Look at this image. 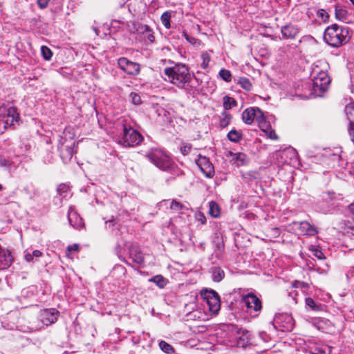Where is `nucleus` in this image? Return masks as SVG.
Wrapping results in <instances>:
<instances>
[{
	"mask_svg": "<svg viewBox=\"0 0 354 354\" xmlns=\"http://www.w3.org/2000/svg\"><path fill=\"white\" fill-rule=\"evenodd\" d=\"M162 77L180 88H183L187 83L190 82L192 75L185 64H176L164 69Z\"/></svg>",
	"mask_w": 354,
	"mask_h": 354,
	"instance_id": "nucleus-1",
	"label": "nucleus"
},
{
	"mask_svg": "<svg viewBox=\"0 0 354 354\" xmlns=\"http://www.w3.org/2000/svg\"><path fill=\"white\" fill-rule=\"evenodd\" d=\"M350 38L348 28L339 27L337 24L328 27L324 33V39L326 44H346Z\"/></svg>",
	"mask_w": 354,
	"mask_h": 354,
	"instance_id": "nucleus-2",
	"label": "nucleus"
},
{
	"mask_svg": "<svg viewBox=\"0 0 354 354\" xmlns=\"http://www.w3.org/2000/svg\"><path fill=\"white\" fill-rule=\"evenodd\" d=\"M122 134L118 143L125 147H133L138 145L142 141V135L131 126L122 124Z\"/></svg>",
	"mask_w": 354,
	"mask_h": 354,
	"instance_id": "nucleus-3",
	"label": "nucleus"
},
{
	"mask_svg": "<svg viewBox=\"0 0 354 354\" xmlns=\"http://www.w3.org/2000/svg\"><path fill=\"white\" fill-rule=\"evenodd\" d=\"M146 157L157 167L166 171L171 165V160L169 156L164 151L159 149H153L146 153Z\"/></svg>",
	"mask_w": 354,
	"mask_h": 354,
	"instance_id": "nucleus-4",
	"label": "nucleus"
},
{
	"mask_svg": "<svg viewBox=\"0 0 354 354\" xmlns=\"http://www.w3.org/2000/svg\"><path fill=\"white\" fill-rule=\"evenodd\" d=\"M19 114L15 107L4 102H0V125L6 129L17 122Z\"/></svg>",
	"mask_w": 354,
	"mask_h": 354,
	"instance_id": "nucleus-5",
	"label": "nucleus"
},
{
	"mask_svg": "<svg viewBox=\"0 0 354 354\" xmlns=\"http://www.w3.org/2000/svg\"><path fill=\"white\" fill-rule=\"evenodd\" d=\"M201 297L207 303L209 310L212 313H217L221 308L220 297L216 292L213 290H204L201 291Z\"/></svg>",
	"mask_w": 354,
	"mask_h": 354,
	"instance_id": "nucleus-6",
	"label": "nucleus"
},
{
	"mask_svg": "<svg viewBox=\"0 0 354 354\" xmlns=\"http://www.w3.org/2000/svg\"><path fill=\"white\" fill-rule=\"evenodd\" d=\"M313 73L317 75L314 77L312 86L313 91L315 93L317 92H324L327 90L330 83V78L325 71H317L315 68L313 69Z\"/></svg>",
	"mask_w": 354,
	"mask_h": 354,
	"instance_id": "nucleus-7",
	"label": "nucleus"
},
{
	"mask_svg": "<svg viewBox=\"0 0 354 354\" xmlns=\"http://www.w3.org/2000/svg\"><path fill=\"white\" fill-rule=\"evenodd\" d=\"M241 301L246 306L248 312L250 313L252 312L259 313L262 308L261 300L254 294L249 293L243 296Z\"/></svg>",
	"mask_w": 354,
	"mask_h": 354,
	"instance_id": "nucleus-8",
	"label": "nucleus"
},
{
	"mask_svg": "<svg viewBox=\"0 0 354 354\" xmlns=\"http://www.w3.org/2000/svg\"><path fill=\"white\" fill-rule=\"evenodd\" d=\"M196 164L206 177L211 178L214 176V166L207 158L199 156Z\"/></svg>",
	"mask_w": 354,
	"mask_h": 354,
	"instance_id": "nucleus-9",
	"label": "nucleus"
},
{
	"mask_svg": "<svg viewBox=\"0 0 354 354\" xmlns=\"http://www.w3.org/2000/svg\"><path fill=\"white\" fill-rule=\"evenodd\" d=\"M232 333L237 339V344L239 346L245 347L250 342V334L248 330L239 328L238 326H233Z\"/></svg>",
	"mask_w": 354,
	"mask_h": 354,
	"instance_id": "nucleus-10",
	"label": "nucleus"
},
{
	"mask_svg": "<svg viewBox=\"0 0 354 354\" xmlns=\"http://www.w3.org/2000/svg\"><path fill=\"white\" fill-rule=\"evenodd\" d=\"M118 65L121 69L129 75H137L140 71V66L138 64L130 62L125 57L118 59Z\"/></svg>",
	"mask_w": 354,
	"mask_h": 354,
	"instance_id": "nucleus-11",
	"label": "nucleus"
},
{
	"mask_svg": "<svg viewBox=\"0 0 354 354\" xmlns=\"http://www.w3.org/2000/svg\"><path fill=\"white\" fill-rule=\"evenodd\" d=\"M59 312L55 309H44L40 313V318L41 322L46 325L49 326L57 322Z\"/></svg>",
	"mask_w": 354,
	"mask_h": 354,
	"instance_id": "nucleus-12",
	"label": "nucleus"
},
{
	"mask_svg": "<svg viewBox=\"0 0 354 354\" xmlns=\"http://www.w3.org/2000/svg\"><path fill=\"white\" fill-rule=\"evenodd\" d=\"M68 220L71 225L77 230L84 227L82 218L80 216L74 207H71L68 212Z\"/></svg>",
	"mask_w": 354,
	"mask_h": 354,
	"instance_id": "nucleus-13",
	"label": "nucleus"
},
{
	"mask_svg": "<svg viewBox=\"0 0 354 354\" xmlns=\"http://www.w3.org/2000/svg\"><path fill=\"white\" fill-rule=\"evenodd\" d=\"M345 112L349 121L348 133L354 144V103L348 104L345 108Z\"/></svg>",
	"mask_w": 354,
	"mask_h": 354,
	"instance_id": "nucleus-14",
	"label": "nucleus"
},
{
	"mask_svg": "<svg viewBox=\"0 0 354 354\" xmlns=\"http://www.w3.org/2000/svg\"><path fill=\"white\" fill-rule=\"evenodd\" d=\"M295 225L299 227L301 234L308 236H313L317 233L316 227L310 225L308 222L302 221L300 223H295Z\"/></svg>",
	"mask_w": 354,
	"mask_h": 354,
	"instance_id": "nucleus-15",
	"label": "nucleus"
},
{
	"mask_svg": "<svg viewBox=\"0 0 354 354\" xmlns=\"http://www.w3.org/2000/svg\"><path fill=\"white\" fill-rule=\"evenodd\" d=\"M258 108L250 107L242 113V120L247 124H251L255 119Z\"/></svg>",
	"mask_w": 354,
	"mask_h": 354,
	"instance_id": "nucleus-16",
	"label": "nucleus"
},
{
	"mask_svg": "<svg viewBox=\"0 0 354 354\" xmlns=\"http://www.w3.org/2000/svg\"><path fill=\"white\" fill-rule=\"evenodd\" d=\"M130 257L132 259L133 262L139 265H142L145 261L143 253L136 248H133L130 250Z\"/></svg>",
	"mask_w": 354,
	"mask_h": 354,
	"instance_id": "nucleus-17",
	"label": "nucleus"
},
{
	"mask_svg": "<svg viewBox=\"0 0 354 354\" xmlns=\"http://www.w3.org/2000/svg\"><path fill=\"white\" fill-rule=\"evenodd\" d=\"M139 31L142 33V37L149 42H153L155 37L153 30L147 25H143L140 28Z\"/></svg>",
	"mask_w": 354,
	"mask_h": 354,
	"instance_id": "nucleus-18",
	"label": "nucleus"
},
{
	"mask_svg": "<svg viewBox=\"0 0 354 354\" xmlns=\"http://www.w3.org/2000/svg\"><path fill=\"white\" fill-rule=\"evenodd\" d=\"M281 33L284 37L295 38L298 34V30L292 26H286L281 29Z\"/></svg>",
	"mask_w": 354,
	"mask_h": 354,
	"instance_id": "nucleus-19",
	"label": "nucleus"
},
{
	"mask_svg": "<svg viewBox=\"0 0 354 354\" xmlns=\"http://www.w3.org/2000/svg\"><path fill=\"white\" fill-rule=\"evenodd\" d=\"M228 140L233 142H239L243 137L241 131L236 129H232L227 135Z\"/></svg>",
	"mask_w": 354,
	"mask_h": 354,
	"instance_id": "nucleus-20",
	"label": "nucleus"
},
{
	"mask_svg": "<svg viewBox=\"0 0 354 354\" xmlns=\"http://www.w3.org/2000/svg\"><path fill=\"white\" fill-rule=\"evenodd\" d=\"M225 277L224 271L218 267L212 268V279L215 282H220Z\"/></svg>",
	"mask_w": 354,
	"mask_h": 354,
	"instance_id": "nucleus-21",
	"label": "nucleus"
},
{
	"mask_svg": "<svg viewBox=\"0 0 354 354\" xmlns=\"http://www.w3.org/2000/svg\"><path fill=\"white\" fill-rule=\"evenodd\" d=\"M335 16L336 18L343 22H348V12L343 8H335Z\"/></svg>",
	"mask_w": 354,
	"mask_h": 354,
	"instance_id": "nucleus-22",
	"label": "nucleus"
},
{
	"mask_svg": "<svg viewBox=\"0 0 354 354\" xmlns=\"http://www.w3.org/2000/svg\"><path fill=\"white\" fill-rule=\"evenodd\" d=\"M171 17V12L165 11L164 12L160 17L161 22L162 25L167 28L169 29L171 28L170 19Z\"/></svg>",
	"mask_w": 354,
	"mask_h": 354,
	"instance_id": "nucleus-23",
	"label": "nucleus"
},
{
	"mask_svg": "<svg viewBox=\"0 0 354 354\" xmlns=\"http://www.w3.org/2000/svg\"><path fill=\"white\" fill-rule=\"evenodd\" d=\"M159 347L160 348L167 354H174L175 351L174 348L167 342L164 340H161L159 342Z\"/></svg>",
	"mask_w": 354,
	"mask_h": 354,
	"instance_id": "nucleus-24",
	"label": "nucleus"
},
{
	"mask_svg": "<svg viewBox=\"0 0 354 354\" xmlns=\"http://www.w3.org/2000/svg\"><path fill=\"white\" fill-rule=\"evenodd\" d=\"M149 281L153 282L160 288H164L167 284L166 279L161 275H156L151 278Z\"/></svg>",
	"mask_w": 354,
	"mask_h": 354,
	"instance_id": "nucleus-25",
	"label": "nucleus"
},
{
	"mask_svg": "<svg viewBox=\"0 0 354 354\" xmlns=\"http://www.w3.org/2000/svg\"><path fill=\"white\" fill-rule=\"evenodd\" d=\"M209 214L213 217H218L220 215V208L218 205L214 202L211 201L209 203Z\"/></svg>",
	"mask_w": 354,
	"mask_h": 354,
	"instance_id": "nucleus-26",
	"label": "nucleus"
},
{
	"mask_svg": "<svg viewBox=\"0 0 354 354\" xmlns=\"http://www.w3.org/2000/svg\"><path fill=\"white\" fill-rule=\"evenodd\" d=\"M238 83L241 85L242 88L246 91H250L252 89V84L247 77H240Z\"/></svg>",
	"mask_w": 354,
	"mask_h": 354,
	"instance_id": "nucleus-27",
	"label": "nucleus"
},
{
	"mask_svg": "<svg viewBox=\"0 0 354 354\" xmlns=\"http://www.w3.org/2000/svg\"><path fill=\"white\" fill-rule=\"evenodd\" d=\"M184 208V205L176 200L171 202L170 209L176 213H180Z\"/></svg>",
	"mask_w": 354,
	"mask_h": 354,
	"instance_id": "nucleus-28",
	"label": "nucleus"
},
{
	"mask_svg": "<svg viewBox=\"0 0 354 354\" xmlns=\"http://www.w3.org/2000/svg\"><path fill=\"white\" fill-rule=\"evenodd\" d=\"M236 105V101L228 96H225L223 97V106L225 109H230L232 106H235Z\"/></svg>",
	"mask_w": 354,
	"mask_h": 354,
	"instance_id": "nucleus-29",
	"label": "nucleus"
},
{
	"mask_svg": "<svg viewBox=\"0 0 354 354\" xmlns=\"http://www.w3.org/2000/svg\"><path fill=\"white\" fill-rule=\"evenodd\" d=\"M41 54L44 58L46 60H50L52 57L53 53L47 46H41Z\"/></svg>",
	"mask_w": 354,
	"mask_h": 354,
	"instance_id": "nucleus-30",
	"label": "nucleus"
},
{
	"mask_svg": "<svg viewBox=\"0 0 354 354\" xmlns=\"http://www.w3.org/2000/svg\"><path fill=\"white\" fill-rule=\"evenodd\" d=\"M312 354H330V348L328 346L324 347H315Z\"/></svg>",
	"mask_w": 354,
	"mask_h": 354,
	"instance_id": "nucleus-31",
	"label": "nucleus"
},
{
	"mask_svg": "<svg viewBox=\"0 0 354 354\" xmlns=\"http://www.w3.org/2000/svg\"><path fill=\"white\" fill-rule=\"evenodd\" d=\"M220 77L227 82H230L232 80V74L230 71L226 69H222L219 72Z\"/></svg>",
	"mask_w": 354,
	"mask_h": 354,
	"instance_id": "nucleus-32",
	"label": "nucleus"
},
{
	"mask_svg": "<svg viewBox=\"0 0 354 354\" xmlns=\"http://www.w3.org/2000/svg\"><path fill=\"white\" fill-rule=\"evenodd\" d=\"M231 115L226 113L223 114V118H221L219 125L221 128H225L230 123Z\"/></svg>",
	"mask_w": 354,
	"mask_h": 354,
	"instance_id": "nucleus-33",
	"label": "nucleus"
},
{
	"mask_svg": "<svg viewBox=\"0 0 354 354\" xmlns=\"http://www.w3.org/2000/svg\"><path fill=\"white\" fill-rule=\"evenodd\" d=\"M234 157V160H236V162L238 165H243L245 163L246 160V155L243 153H236Z\"/></svg>",
	"mask_w": 354,
	"mask_h": 354,
	"instance_id": "nucleus-34",
	"label": "nucleus"
},
{
	"mask_svg": "<svg viewBox=\"0 0 354 354\" xmlns=\"http://www.w3.org/2000/svg\"><path fill=\"white\" fill-rule=\"evenodd\" d=\"M255 120H257L258 124L266 121V117L263 111L259 108L257 109Z\"/></svg>",
	"mask_w": 354,
	"mask_h": 354,
	"instance_id": "nucleus-35",
	"label": "nucleus"
},
{
	"mask_svg": "<svg viewBox=\"0 0 354 354\" xmlns=\"http://www.w3.org/2000/svg\"><path fill=\"white\" fill-rule=\"evenodd\" d=\"M129 97L133 104L138 105L141 104V97L138 93L132 92L130 93Z\"/></svg>",
	"mask_w": 354,
	"mask_h": 354,
	"instance_id": "nucleus-36",
	"label": "nucleus"
},
{
	"mask_svg": "<svg viewBox=\"0 0 354 354\" xmlns=\"http://www.w3.org/2000/svg\"><path fill=\"white\" fill-rule=\"evenodd\" d=\"M313 254L317 257L319 259H324V255L323 252L317 247H312L311 249Z\"/></svg>",
	"mask_w": 354,
	"mask_h": 354,
	"instance_id": "nucleus-37",
	"label": "nucleus"
},
{
	"mask_svg": "<svg viewBox=\"0 0 354 354\" xmlns=\"http://www.w3.org/2000/svg\"><path fill=\"white\" fill-rule=\"evenodd\" d=\"M192 146L190 144L183 143L180 146V151L183 155H186L189 153Z\"/></svg>",
	"mask_w": 354,
	"mask_h": 354,
	"instance_id": "nucleus-38",
	"label": "nucleus"
},
{
	"mask_svg": "<svg viewBox=\"0 0 354 354\" xmlns=\"http://www.w3.org/2000/svg\"><path fill=\"white\" fill-rule=\"evenodd\" d=\"M203 62L201 66L203 68H206L208 66L209 62L210 61V57L208 54L203 53L202 54Z\"/></svg>",
	"mask_w": 354,
	"mask_h": 354,
	"instance_id": "nucleus-39",
	"label": "nucleus"
},
{
	"mask_svg": "<svg viewBox=\"0 0 354 354\" xmlns=\"http://www.w3.org/2000/svg\"><path fill=\"white\" fill-rule=\"evenodd\" d=\"M264 133H266V136L271 140H277L278 139V136H277L274 130H273L272 128H270V129L267 130L266 131H265Z\"/></svg>",
	"mask_w": 354,
	"mask_h": 354,
	"instance_id": "nucleus-40",
	"label": "nucleus"
},
{
	"mask_svg": "<svg viewBox=\"0 0 354 354\" xmlns=\"http://www.w3.org/2000/svg\"><path fill=\"white\" fill-rule=\"evenodd\" d=\"M195 218L196 221L199 223H201L202 225L205 224L206 223V218L205 215L201 212H198L195 215Z\"/></svg>",
	"mask_w": 354,
	"mask_h": 354,
	"instance_id": "nucleus-41",
	"label": "nucleus"
},
{
	"mask_svg": "<svg viewBox=\"0 0 354 354\" xmlns=\"http://www.w3.org/2000/svg\"><path fill=\"white\" fill-rule=\"evenodd\" d=\"M259 128L262 131L265 132L271 128L270 124L266 121L259 124Z\"/></svg>",
	"mask_w": 354,
	"mask_h": 354,
	"instance_id": "nucleus-42",
	"label": "nucleus"
},
{
	"mask_svg": "<svg viewBox=\"0 0 354 354\" xmlns=\"http://www.w3.org/2000/svg\"><path fill=\"white\" fill-rule=\"evenodd\" d=\"M293 287L295 288H308V284L304 282H300L298 281H295L293 283Z\"/></svg>",
	"mask_w": 354,
	"mask_h": 354,
	"instance_id": "nucleus-43",
	"label": "nucleus"
},
{
	"mask_svg": "<svg viewBox=\"0 0 354 354\" xmlns=\"http://www.w3.org/2000/svg\"><path fill=\"white\" fill-rule=\"evenodd\" d=\"M50 0H37V4L39 7L41 9L46 8Z\"/></svg>",
	"mask_w": 354,
	"mask_h": 354,
	"instance_id": "nucleus-44",
	"label": "nucleus"
},
{
	"mask_svg": "<svg viewBox=\"0 0 354 354\" xmlns=\"http://www.w3.org/2000/svg\"><path fill=\"white\" fill-rule=\"evenodd\" d=\"M306 304L309 306L312 309H315V303L312 298H306Z\"/></svg>",
	"mask_w": 354,
	"mask_h": 354,
	"instance_id": "nucleus-45",
	"label": "nucleus"
},
{
	"mask_svg": "<svg viewBox=\"0 0 354 354\" xmlns=\"http://www.w3.org/2000/svg\"><path fill=\"white\" fill-rule=\"evenodd\" d=\"M78 250H79V245L77 243L70 245L67 247V251L69 252H77Z\"/></svg>",
	"mask_w": 354,
	"mask_h": 354,
	"instance_id": "nucleus-46",
	"label": "nucleus"
},
{
	"mask_svg": "<svg viewBox=\"0 0 354 354\" xmlns=\"http://www.w3.org/2000/svg\"><path fill=\"white\" fill-rule=\"evenodd\" d=\"M10 165V162L8 160L4 158L2 156H0V166L1 167H7Z\"/></svg>",
	"mask_w": 354,
	"mask_h": 354,
	"instance_id": "nucleus-47",
	"label": "nucleus"
},
{
	"mask_svg": "<svg viewBox=\"0 0 354 354\" xmlns=\"http://www.w3.org/2000/svg\"><path fill=\"white\" fill-rule=\"evenodd\" d=\"M24 258L28 262L32 261L34 259L32 254L29 252L26 253Z\"/></svg>",
	"mask_w": 354,
	"mask_h": 354,
	"instance_id": "nucleus-48",
	"label": "nucleus"
},
{
	"mask_svg": "<svg viewBox=\"0 0 354 354\" xmlns=\"http://www.w3.org/2000/svg\"><path fill=\"white\" fill-rule=\"evenodd\" d=\"M33 257H40L42 255V252L38 250H35L32 252Z\"/></svg>",
	"mask_w": 354,
	"mask_h": 354,
	"instance_id": "nucleus-49",
	"label": "nucleus"
},
{
	"mask_svg": "<svg viewBox=\"0 0 354 354\" xmlns=\"http://www.w3.org/2000/svg\"><path fill=\"white\" fill-rule=\"evenodd\" d=\"M348 210L354 216V203L348 206Z\"/></svg>",
	"mask_w": 354,
	"mask_h": 354,
	"instance_id": "nucleus-50",
	"label": "nucleus"
},
{
	"mask_svg": "<svg viewBox=\"0 0 354 354\" xmlns=\"http://www.w3.org/2000/svg\"><path fill=\"white\" fill-rule=\"evenodd\" d=\"M313 38L311 37H307L305 38V40L304 41H306V42H308V43H312L313 42Z\"/></svg>",
	"mask_w": 354,
	"mask_h": 354,
	"instance_id": "nucleus-51",
	"label": "nucleus"
},
{
	"mask_svg": "<svg viewBox=\"0 0 354 354\" xmlns=\"http://www.w3.org/2000/svg\"><path fill=\"white\" fill-rule=\"evenodd\" d=\"M319 13H320V16H321L322 17H324V15H326V17H328L327 13H326V11H325V10H321L319 11Z\"/></svg>",
	"mask_w": 354,
	"mask_h": 354,
	"instance_id": "nucleus-52",
	"label": "nucleus"
},
{
	"mask_svg": "<svg viewBox=\"0 0 354 354\" xmlns=\"http://www.w3.org/2000/svg\"><path fill=\"white\" fill-rule=\"evenodd\" d=\"M93 30H94V31L95 32V33L97 35V34H98V33H97V29L96 28H93Z\"/></svg>",
	"mask_w": 354,
	"mask_h": 354,
	"instance_id": "nucleus-53",
	"label": "nucleus"
},
{
	"mask_svg": "<svg viewBox=\"0 0 354 354\" xmlns=\"http://www.w3.org/2000/svg\"><path fill=\"white\" fill-rule=\"evenodd\" d=\"M187 41L192 43V40H190L188 37H187Z\"/></svg>",
	"mask_w": 354,
	"mask_h": 354,
	"instance_id": "nucleus-54",
	"label": "nucleus"
},
{
	"mask_svg": "<svg viewBox=\"0 0 354 354\" xmlns=\"http://www.w3.org/2000/svg\"><path fill=\"white\" fill-rule=\"evenodd\" d=\"M354 5V0H349Z\"/></svg>",
	"mask_w": 354,
	"mask_h": 354,
	"instance_id": "nucleus-55",
	"label": "nucleus"
},
{
	"mask_svg": "<svg viewBox=\"0 0 354 354\" xmlns=\"http://www.w3.org/2000/svg\"><path fill=\"white\" fill-rule=\"evenodd\" d=\"M2 188H3V187H2V185L0 184V190H1V189H2Z\"/></svg>",
	"mask_w": 354,
	"mask_h": 354,
	"instance_id": "nucleus-56",
	"label": "nucleus"
}]
</instances>
